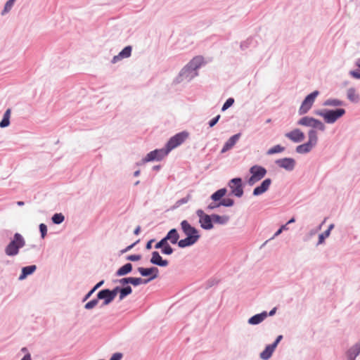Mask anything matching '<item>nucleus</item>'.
Segmentation results:
<instances>
[{
	"mask_svg": "<svg viewBox=\"0 0 360 360\" xmlns=\"http://www.w3.org/2000/svg\"><path fill=\"white\" fill-rule=\"evenodd\" d=\"M307 142L299 145L296 147L295 151L299 154H306L309 153L317 144L318 134L316 130L310 129L307 133Z\"/></svg>",
	"mask_w": 360,
	"mask_h": 360,
	"instance_id": "4",
	"label": "nucleus"
},
{
	"mask_svg": "<svg viewBox=\"0 0 360 360\" xmlns=\"http://www.w3.org/2000/svg\"><path fill=\"white\" fill-rule=\"evenodd\" d=\"M282 339H283L282 335H278L277 338H276L275 341L271 345H274V347L276 348L278 343L281 341Z\"/></svg>",
	"mask_w": 360,
	"mask_h": 360,
	"instance_id": "56",
	"label": "nucleus"
},
{
	"mask_svg": "<svg viewBox=\"0 0 360 360\" xmlns=\"http://www.w3.org/2000/svg\"><path fill=\"white\" fill-rule=\"evenodd\" d=\"M334 226H335V225L333 224H330L328 229L326 230V231H328L329 233L330 234V232H331L332 229H333Z\"/></svg>",
	"mask_w": 360,
	"mask_h": 360,
	"instance_id": "64",
	"label": "nucleus"
},
{
	"mask_svg": "<svg viewBox=\"0 0 360 360\" xmlns=\"http://www.w3.org/2000/svg\"><path fill=\"white\" fill-rule=\"evenodd\" d=\"M14 4L15 2L13 1V0H8L4 5V8L1 13V15H5L8 13H9L12 9Z\"/></svg>",
	"mask_w": 360,
	"mask_h": 360,
	"instance_id": "37",
	"label": "nucleus"
},
{
	"mask_svg": "<svg viewBox=\"0 0 360 360\" xmlns=\"http://www.w3.org/2000/svg\"><path fill=\"white\" fill-rule=\"evenodd\" d=\"M131 50L132 49L131 46L124 47L117 56H115L112 58L111 63L115 64L124 58L130 57L131 54Z\"/></svg>",
	"mask_w": 360,
	"mask_h": 360,
	"instance_id": "19",
	"label": "nucleus"
},
{
	"mask_svg": "<svg viewBox=\"0 0 360 360\" xmlns=\"http://www.w3.org/2000/svg\"><path fill=\"white\" fill-rule=\"evenodd\" d=\"M97 296H98V299H99V300H103V303H102V307L107 306V305L110 304L114 300V299L112 298V297L110 295V292L109 289H103V290H100L97 293Z\"/></svg>",
	"mask_w": 360,
	"mask_h": 360,
	"instance_id": "17",
	"label": "nucleus"
},
{
	"mask_svg": "<svg viewBox=\"0 0 360 360\" xmlns=\"http://www.w3.org/2000/svg\"><path fill=\"white\" fill-rule=\"evenodd\" d=\"M104 283V281L102 280L100 282H98L97 284H96L94 288L89 290L86 295L84 297L82 301L83 302H85L88 299H89L91 297V296L93 295V293L96 290H98L99 288H101Z\"/></svg>",
	"mask_w": 360,
	"mask_h": 360,
	"instance_id": "35",
	"label": "nucleus"
},
{
	"mask_svg": "<svg viewBox=\"0 0 360 360\" xmlns=\"http://www.w3.org/2000/svg\"><path fill=\"white\" fill-rule=\"evenodd\" d=\"M241 134L240 133L234 134L233 136H231L228 141L224 143L221 153H224L226 151L231 150L235 144L238 142L240 137Z\"/></svg>",
	"mask_w": 360,
	"mask_h": 360,
	"instance_id": "20",
	"label": "nucleus"
},
{
	"mask_svg": "<svg viewBox=\"0 0 360 360\" xmlns=\"http://www.w3.org/2000/svg\"><path fill=\"white\" fill-rule=\"evenodd\" d=\"M221 206L230 207L234 205V200L231 198H221L220 200Z\"/></svg>",
	"mask_w": 360,
	"mask_h": 360,
	"instance_id": "40",
	"label": "nucleus"
},
{
	"mask_svg": "<svg viewBox=\"0 0 360 360\" xmlns=\"http://www.w3.org/2000/svg\"><path fill=\"white\" fill-rule=\"evenodd\" d=\"M132 271V264L131 263H127L121 266L116 271L115 275L117 276H123L129 274Z\"/></svg>",
	"mask_w": 360,
	"mask_h": 360,
	"instance_id": "31",
	"label": "nucleus"
},
{
	"mask_svg": "<svg viewBox=\"0 0 360 360\" xmlns=\"http://www.w3.org/2000/svg\"><path fill=\"white\" fill-rule=\"evenodd\" d=\"M164 239L167 243L169 241L172 244H176L179 241V234L176 229H172L167 233Z\"/></svg>",
	"mask_w": 360,
	"mask_h": 360,
	"instance_id": "27",
	"label": "nucleus"
},
{
	"mask_svg": "<svg viewBox=\"0 0 360 360\" xmlns=\"http://www.w3.org/2000/svg\"><path fill=\"white\" fill-rule=\"evenodd\" d=\"M36 269H37V266L34 264L22 267L21 269V274L18 277V280L19 281L25 280L28 276L34 274V272L36 271Z\"/></svg>",
	"mask_w": 360,
	"mask_h": 360,
	"instance_id": "26",
	"label": "nucleus"
},
{
	"mask_svg": "<svg viewBox=\"0 0 360 360\" xmlns=\"http://www.w3.org/2000/svg\"><path fill=\"white\" fill-rule=\"evenodd\" d=\"M285 137L294 143H300L305 139L304 134L298 128L285 134Z\"/></svg>",
	"mask_w": 360,
	"mask_h": 360,
	"instance_id": "14",
	"label": "nucleus"
},
{
	"mask_svg": "<svg viewBox=\"0 0 360 360\" xmlns=\"http://www.w3.org/2000/svg\"><path fill=\"white\" fill-rule=\"evenodd\" d=\"M11 109H7L4 114L3 119L0 122V127L5 128L10 124V117H11Z\"/></svg>",
	"mask_w": 360,
	"mask_h": 360,
	"instance_id": "32",
	"label": "nucleus"
},
{
	"mask_svg": "<svg viewBox=\"0 0 360 360\" xmlns=\"http://www.w3.org/2000/svg\"><path fill=\"white\" fill-rule=\"evenodd\" d=\"M153 242H154V239H151V240H150L147 243L146 246V248L147 250H150V249H151V248H152V243H153Z\"/></svg>",
	"mask_w": 360,
	"mask_h": 360,
	"instance_id": "58",
	"label": "nucleus"
},
{
	"mask_svg": "<svg viewBox=\"0 0 360 360\" xmlns=\"http://www.w3.org/2000/svg\"><path fill=\"white\" fill-rule=\"evenodd\" d=\"M330 234L328 231H325L323 233L319 234V240L316 243V246H319L320 245H322L325 242V239L328 237H329Z\"/></svg>",
	"mask_w": 360,
	"mask_h": 360,
	"instance_id": "41",
	"label": "nucleus"
},
{
	"mask_svg": "<svg viewBox=\"0 0 360 360\" xmlns=\"http://www.w3.org/2000/svg\"><path fill=\"white\" fill-rule=\"evenodd\" d=\"M360 354V340L346 352L347 360H355Z\"/></svg>",
	"mask_w": 360,
	"mask_h": 360,
	"instance_id": "16",
	"label": "nucleus"
},
{
	"mask_svg": "<svg viewBox=\"0 0 360 360\" xmlns=\"http://www.w3.org/2000/svg\"><path fill=\"white\" fill-rule=\"evenodd\" d=\"M250 42H251L250 39H247L246 41L241 42L240 46V49L242 50L247 49L250 46Z\"/></svg>",
	"mask_w": 360,
	"mask_h": 360,
	"instance_id": "50",
	"label": "nucleus"
},
{
	"mask_svg": "<svg viewBox=\"0 0 360 360\" xmlns=\"http://www.w3.org/2000/svg\"><path fill=\"white\" fill-rule=\"evenodd\" d=\"M234 103V99L233 98H228L226 102L224 103L221 111L226 110L229 108H230Z\"/></svg>",
	"mask_w": 360,
	"mask_h": 360,
	"instance_id": "43",
	"label": "nucleus"
},
{
	"mask_svg": "<svg viewBox=\"0 0 360 360\" xmlns=\"http://www.w3.org/2000/svg\"><path fill=\"white\" fill-rule=\"evenodd\" d=\"M199 239L194 238V237H186L178 242V246L181 248L190 247L195 244Z\"/></svg>",
	"mask_w": 360,
	"mask_h": 360,
	"instance_id": "28",
	"label": "nucleus"
},
{
	"mask_svg": "<svg viewBox=\"0 0 360 360\" xmlns=\"http://www.w3.org/2000/svg\"><path fill=\"white\" fill-rule=\"evenodd\" d=\"M141 259V255H131L126 257V259L131 262L139 261Z\"/></svg>",
	"mask_w": 360,
	"mask_h": 360,
	"instance_id": "48",
	"label": "nucleus"
},
{
	"mask_svg": "<svg viewBox=\"0 0 360 360\" xmlns=\"http://www.w3.org/2000/svg\"><path fill=\"white\" fill-rule=\"evenodd\" d=\"M220 119V115H218L217 116H216L215 117H214L213 119H212L210 122H209V125L210 127H214L217 123V122L219 121V120Z\"/></svg>",
	"mask_w": 360,
	"mask_h": 360,
	"instance_id": "51",
	"label": "nucleus"
},
{
	"mask_svg": "<svg viewBox=\"0 0 360 360\" xmlns=\"http://www.w3.org/2000/svg\"><path fill=\"white\" fill-rule=\"evenodd\" d=\"M122 354L120 352H117L112 354L110 357V360H121L122 358Z\"/></svg>",
	"mask_w": 360,
	"mask_h": 360,
	"instance_id": "52",
	"label": "nucleus"
},
{
	"mask_svg": "<svg viewBox=\"0 0 360 360\" xmlns=\"http://www.w3.org/2000/svg\"><path fill=\"white\" fill-rule=\"evenodd\" d=\"M189 199H190V196L188 195V196H186L185 198H181L180 200H179L176 202V204H177V205H181L183 204H186V203H187L188 202Z\"/></svg>",
	"mask_w": 360,
	"mask_h": 360,
	"instance_id": "54",
	"label": "nucleus"
},
{
	"mask_svg": "<svg viewBox=\"0 0 360 360\" xmlns=\"http://www.w3.org/2000/svg\"><path fill=\"white\" fill-rule=\"evenodd\" d=\"M250 173L251 176L249 178L248 183L250 186H253L265 176L266 169L262 166L254 165L250 167Z\"/></svg>",
	"mask_w": 360,
	"mask_h": 360,
	"instance_id": "9",
	"label": "nucleus"
},
{
	"mask_svg": "<svg viewBox=\"0 0 360 360\" xmlns=\"http://www.w3.org/2000/svg\"><path fill=\"white\" fill-rule=\"evenodd\" d=\"M319 94V91L316 90L305 97L298 110L299 115H302L309 111Z\"/></svg>",
	"mask_w": 360,
	"mask_h": 360,
	"instance_id": "8",
	"label": "nucleus"
},
{
	"mask_svg": "<svg viewBox=\"0 0 360 360\" xmlns=\"http://www.w3.org/2000/svg\"><path fill=\"white\" fill-rule=\"evenodd\" d=\"M150 263L155 265H158L160 266H167L169 264L167 260L162 259V257L160 255L159 252L157 251H154L152 252V257L150 260Z\"/></svg>",
	"mask_w": 360,
	"mask_h": 360,
	"instance_id": "22",
	"label": "nucleus"
},
{
	"mask_svg": "<svg viewBox=\"0 0 360 360\" xmlns=\"http://www.w3.org/2000/svg\"><path fill=\"white\" fill-rule=\"evenodd\" d=\"M226 188H223L212 193L210 196V199L212 202L207 205V209L208 210H213L221 207V205L220 204V200L226 195Z\"/></svg>",
	"mask_w": 360,
	"mask_h": 360,
	"instance_id": "10",
	"label": "nucleus"
},
{
	"mask_svg": "<svg viewBox=\"0 0 360 360\" xmlns=\"http://www.w3.org/2000/svg\"><path fill=\"white\" fill-rule=\"evenodd\" d=\"M213 223L219 224V225H226L229 223L230 220V217L228 215H219L213 214H212Z\"/></svg>",
	"mask_w": 360,
	"mask_h": 360,
	"instance_id": "29",
	"label": "nucleus"
},
{
	"mask_svg": "<svg viewBox=\"0 0 360 360\" xmlns=\"http://www.w3.org/2000/svg\"><path fill=\"white\" fill-rule=\"evenodd\" d=\"M41 238H44L47 234V226L44 224H40L39 226Z\"/></svg>",
	"mask_w": 360,
	"mask_h": 360,
	"instance_id": "44",
	"label": "nucleus"
},
{
	"mask_svg": "<svg viewBox=\"0 0 360 360\" xmlns=\"http://www.w3.org/2000/svg\"><path fill=\"white\" fill-rule=\"evenodd\" d=\"M168 154L169 152L165 147L160 149H156L148 153L143 158L137 162L136 165L141 166L148 162L155 160L160 161L166 157Z\"/></svg>",
	"mask_w": 360,
	"mask_h": 360,
	"instance_id": "5",
	"label": "nucleus"
},
{
	"mask_svg": "<svg viewBox=\"0 0 360 360\" xmlns=\"http://www.w3.org/2000/svg\"><path fill=\"white\" fill-rule=\"evenodd\" d=\"M231 189V194L237 197L241 198L243 195V187L242 179L240 178H233L231 179L228 184Z\"/></svg>",
	"mask_w": 360,
	"mask_h": 360,
	"instance_id": "11",
	"label": "nucleus"
},
{
	"mask_svg": "<svg viewBox=\"0 0 360 360\" xmlns=\"http://www.w3.org/2000/svg\"><path fill=\"white\" fill-rule=\"evenodd\" d=\"M344 105H345L344 101H342L338 98H328L323 103V106H327V107H340V106H343Z\"/></svg>",
	"mask_w": 360,
	"mask_h": 360,
	"instance_id": "30",
	"label": "nucleus"
},
{
	"mask_svg": "<svg viewBox=\"0 0 360 360\" xmlns=\"http://www.w3.org/2000/svg\"><path fill=\"white\" fill-rule=\"evenodd\" d=\"M166 245V241L164 239V238L160 240L158 243H156L155 248L156 249H162L163 246Z\"/></svg>",
	"mask_w": 360,
	"mask_h": 360,
	"instance_id": "53",
	"label": "nucleus"
},
{
	"mask_svg": "<svg viewBox=\"0 0 360 360\" xmlns=\"http://www.w3.org/2000/svg\"><path fill=\"white\" fill-rule=\"evenodd\" d=\"M99 299H98V296L96 295V298L93 299L86 303L84 305V309L86 310H91L94 309L98 304Z\"/></svg>",
	"mask_w": 360,
	"mask_h": 360,
	"instance_id": "39",
	"label": "nucleus"
},
{
	"mask_svg": "<svg viewBox=\"0 0 360 360\" xmlns=\"http://www.w3.org/2000/svg\"><path fill=\"white\" fill-rule=\"evenodd\" d=\"M271 184V180L270 179H264L259 186H257L253 190V192H252L253 195L258 196V195H260L264 193L265 192H266L269 190Z\"/></svg>",
	"mask_w": 360,
	"mask_h": 360,
	"instance_id": "18",
	"label": "nucleus"
},
{
	"mask_svg": "<svg viewBox=\"0 0 360 360\" xmlns=\"http://www.w3.org/2000/svg\"><path fill=\"white\" fill-rule=\"evenodd\" d=\"M130 279L131 277H127V278H122L119 280H117L116 282L121 285L122 286L124 287L127 284H130Z\"/></svg>",
	"mask_w": 360,
	"mask_h": 360,
	"instance_id": "47",
	"label": "nucleus"
},
{
	"mask_svg": "<svg viewBox=\"0 0 360 360\" xmlns=\"http://www.w3.org/2000/svg\"><path fill=\"white\" fill-rule=\"evenodd\" d=\"M288 228L287 224L282 225L281 228L274 234V236L270 238V240L274 239L276 237L278 236L283 231L288 230Z\"/></svg>",
	"mask_w": 360,
	"mask_h": 360,
	"instance_id": "46",
	"label": "nucleus"
},
{
	"mask_svg": "<svg viewBox=\"0 0 360 360\" xmlns=\"http://www.w3.org/2000/svg\"><path fill=\"white\" fill-rule=\"evenodd\" d=\"M140 231H141V227H140V226H137V227L135 229V230H134V233L135 235H139V233H140Z\"/></svg>",
	"mask_w": 360,
	"mask_h": 360,
	"instance_id": "63",
	"label": "nucleus"
},
{
	"mask_svg": "<svg viewBox=\"0 0 360 360\" xmlns=\"http://www.w3.org/2000/svg\"><path fill=\"white\" fill-rule=\"evenodd\" d=\"M150 281V279H143L141 278L131 277L130 284L134 286H138L141 284H147Z\"/></svg>",
	"mask_w": 360,
	"mask_h": 360,
	"instance_id": "36",
	"label": "nucleus"
},
{
	"mask_svg": "<svg viewBox=\"0 0 360 360\" xmlns=\"http://www.w3.org/2000/svg\"><path fill=\"white\" fill-rule=\"evenodd\" d=\"M276 349L274 345L271 344L266 345L264 349L259 353V358L262 360H269L272 356Z\"/></svg>",
	"mask_w": 360,
	"mask_h": 360,
	"instance_id": "24",
	"label": "nucleus"
},
{
	"mask_svg": "<svg viewBox=\"0 0 360 360\" xmlns=\"http://www.w3.org/2000/svg\"><path fill=\"white\" fill-rule=\"evenodd\" d=\"M199 223L202 229L205 230H211L213 229V219L212 214L204 216L201 220H199Z\"/></svg>",
	"mask_w": 360,
	"mask_h": 360,
	"instance_id": "25",
	"label": "nucleus"
},
{
	"mask_svg": "<svg viewBox=\"0 0 360 360\" xmlns=\"http://www.w3.org/2000/svg\"><path fill=\"white\" fill-rule=\"evenodd\" d=\"M275 163L278 167L284 169L288 172L292 171L296 165V162L295 159L292 158H284L278 159L275 161Z\"/></svg>",
	"mask_w": 360,
	"mask_h": 360,
	"instance_id": "13",
	"label": "nucleus"
},
{
	"mask_svg": "<svg viewBox=\"0 0 360 360\" xmlns=\"http://www.w3.org/2000/svg\"><path fill=\"white\" fill-rule=\"evenodd\" d=\"M132 292V288L129 285L121 287L120 295H119V300H123L127 296L129 295Z\"/></svg>",
	"mask_w": 360,
	"mask_h": 360,
	"instance_id": "34",
	"label": "nucleus"
},
{
	"mask_svg": "<svg viewBox=\"0 0 360 360\" xmlns=\"http://www.w3.org/2000/svg\"><path fill=\"white\" fill-rule=\"evenodd\" d=\"M297 124L311 127V129H314L316 131L319 130L321 131H324L326 130L325 124L322 121L312 117H302L297 121Z\"/></svg>",
	"mask_w": 360,
	"mask_h": 360,
	"instance_id": "6",
	"label": "nucleus"
},
{
	"mask_svg": "<svg viewBox=\"0 0 360 360\" xmlns=\"http://www.w3.org/2000/svg\"><path fill=\"white\" fill-rule=\"evenodd\" d=\"M180 225L186 237H194V238L200 239V235L199 234V231L192 226L187 220H183Z\"/></svg>",
	"mask_w": 360,
	"mask_h": 360,
	"instance_id": "12",
	"label": "nucleus"
},
{
	"mask_svg": "<svg viewBox=\"0 0 360 360\" xmlns=\"http://www.w3.org/2000/svg\"><path fill=\"white\" fill-rule=\"evenodd\" d=\"M316 115L322 117L326 124H332L342 117L346 110L344 108L321 109L316 111Z\"/></svg>",
	"mask_w": 360,
	"mask_h": 360,
	"instance_id": "3",
	"label": "nucleus"
},
{
	"mask_svg": "<svg viewBox=\"0 0 360 360\" xmlns=\"http://www.w3.org/2000/svg\"><path fill=\"white\" fill-rule=\"evenodd\" d=\"M25 238L19 233H15L4 248L5 255L10 257L17 256L20 249L25 246Z\"/></svg>",
	"mask_w": 360,
	"mask_h": 360,
	"instance_id": "2",
	"label": "nucleus"
},
{
	"mask_svg": "<svg viewBox=\"0 0 360 360\" xmlns=\"http://www.w3.org/2000/svg\"><path fill=\"white\" fill-rule=\"evenodd\" d=\"M189 136V133L186 131H181L172 137L167 141L165 148L169 153L173 149L181 145Z\"/></svg>",
	"mask_w": 360,
	"mask_h": 360,
	"instance_id": "7",
	"label": "nucleus"
},
{
	"mask_svg": "<svg viewBox=\"0 0 360 360\" xmlns=\"http://www.w3.org/2000/svg\"><path fill=\"white\" fill-rule=\"evenodd\" d=\"M276 308L274 307L273 308L268 314V316H273L275 314H276Z\"/></svg>",
	"mask_w": 360,
	"mask_h": 360,
	"instance_id": "61",
	"label": "nucleus"
},
{
	"mask_svg": "<svg viewBox=\"0 0 360 360\" xmlns=\"http://www.w3.org/2000/svg\"><path fill=\"white\" fill-rule=\"evenodd\" d=\"M21 360H32L31 355L30 353L25 354Z\"/></svg>",
	"mask_w": 360,
	"mask_h": 360,
	"instance_id": "60",
	"label": "nucleus"
},
{
	"mask_svg": "<svg viewBox=\"0 0 360 360\" xmlns=\"http://www.w3.org/2000/svg\"><path fill=\"white\" fill-rule=\"evenodd\" d=\"M349 75L355 79H360V70H352L349 72Z\"/></svg>",
	"mask_w": 360,
	"mask_h": 360,
	"instance_id": "45",
	"label": "nucleus"
},
{
	"mask_svg": "<svg viewBox=\"0 0 360 360\" xmlns=\"http://www.w3.org/2000/svg\"><path fill=\"white\" fill-rule=\"evenodd\" d=\"M110 295L112 297V298L115 300V297L117 296V293H119V295H120V292H121V287L120 286H116L115 288H114L112 290H110Z\"/></svg>",
	"mask_w": 360,
	"mask_h": 360,
	"instance_id": "49",
	"label": "nucleus"
},
{
	"mask_svg": "<svg viewBox=\"0 0 360 360\" xmlns=\"http://www.w3.org/2000/svg\"><path fill=\"white\" fill-rule=\"evenodd\" d=\"M205 65L202 56H198L191 59L175 77V84L189 83L198 75L199 69Z\"/></svg>",
	"mask_w": 360,
	"mask_h": 360,
	"instance_id": "1",
	"label": "nucleus"
},
{
	"mask_svg": "<svg viewBox=\"0 0 360 360\" xmlns=\"http://www.w3.org/2000/svg\"><path fill=\"white\" fill-rule=\"evenodd\" d=\"M268 316V313L266 311H263L260 314H257L250 317L248 320V323L250 325H258L264 321Z\"/></svg>",
	"mask_w": 360,
	"mask_h": 360,
	"instance_id": "23",
	"label": "nucleus"
},
{
	"mask_svg": "<svg viewBox=\"0 0 360 360\" xmlns=\"http://www.w3.org/2000/svg\"><path fill=\"white\" fill-rule=\"evenodd\" d=\"M347 98L352 103L356 104L360 101V95L354 87H349L346 91Z\"/></svg>",
	"mask_w": 360,
	"mask_h": 360,
	"instance_id": "21",
	"label": "nucleus"
},
{
	"mask_svg": "<svg viewBox=\"0 0 360 360\" xmlns=\"http://www.w3.org/2000/svg\"><path fill=\"white\" fill-rule=\"evenodd\" d=\"M137 270L142 276H150L147 279H150V281L158 278L159 274V269L154 266L150 268L139 267Z\"/></svg>",
	"mask_w": 360,
	"mask_h": 360,
	"instance_id": "15",
	"label": "nucleus"
},
{
	"mask_svg": "<svg viewBox=\"0 0 360 360\" xmlns=\"http://www.w3.org/2000/svg\"><path fill=\"white\" fill-rule=\"evenodd\" d=\"M51 220L55 224H60L63 223L65 220V217L61 213H56L53 215L51 217Z\"/></svg>",
	"mask_w": 360,
	"mask_h": 360,
	"instance_id": "38",
	"label": "nucleus"
},
{
	"mask_svg": "<svg viewBox=\"0 0 360 360\" xmlns=\"http://www.w3.org/2000/svg\"><path fill=\"white\" fill-rule=\"evenodd\" d=\"M355 66L357 67L358 68L360 69V58H357L356 60H355Z\"/></svg>",
	"mask_w": 360,
	"mask_h": 360,
	"instance_id": "62",
	"label": "nucleus"
},
{
	"mask_svg": "<svg viewBox=\"0 0 360 360\" xmlns=\"http://www.w3.org/2000/svg\"><path fill=\"white\" fill-rule=\"evenodd\" d=\"M285 147L278 144V145H276V146L270 148L266 151V155H274V154H276V153H283L285 150Z\"/></svg>",
	"mask_w": 360,
	"mask_h": 360,
	"instance_id": "33",
	"label": "nucleus"
},
{
	"mask_svg": "<svg viewBox=\"0 0 360 360\" xmlns=\"http://www.w3.org/2000/svg\"><path fill=\"white\" fill-rule=\"evenodd\" d=\"M173 248L169 245L168 243L166 242V245H165L161 250L162 254L165 255H171L173 253Z\"/></svg>",
	"mask_w": 360,
	"mask_h": 360,
	"instance_id": "42",
	"label": "nucleus"
},
{
	"mask_svg": "<svg viewBox=\"0 0 360 360\" xmlns=\"http://www.w3.org/2000/svg\"><path fill=\"white\" fill-rule=\"evenodd\" d=\"M317 233V230L314 229H311L309 233H308V236L309 237H312L313 236H314L316 233Z\"/></svg>",
	"mask_w": 360,
	"mask_h": 360,
	"instance_id": "59",
	"label": "nucleus"
},
{
	"mask_svg": "<svg viewBox=\"0 0 360 360\" xmlns=\"http://www.w3.org/2000/svg\"><path fill=\"white\" fill-rule=\"evenodd\" d=\"M196 214L198 217L199 220H201L202 218H204V216L207 215V214H205L202 210H198L196 211Z\"/></svg>",
	"mask_w": 360,
	"mask_h": 360,
	"instance_id": "55",
	"label": "nucleus"
},
{
	"mask_svg": "<svg viewBox=\"0 0 360 360\" xmlns=\"http://www.w3.org/2000/svg\"><path fill=\"white\" fill-rule=\"evenodd\" d=\"M137 243H139V240H137L136 243H133V244H131V245H130L127 246L126 248H124V250H122L121 251V252H122V253H125V252H127L129 251L130 250H131V249L134 247V245H135Z\"/></svg>",
	"mask_w": 360,
	"mask_h": 360,
	"instance_id": "57",
	"label": "nucleus"
}]
</instances>
